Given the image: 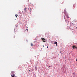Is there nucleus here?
<instances>
[{
  "label": "nucleus",
  "instance_id": "obj_3",
  "mask_svg": "<svg viewBox=\"0 0 77 77\" xmlns=\"http://www.w3.org/2000/svg\"><path fill=\"white\" fill-rule=\"evenodd\" d=\"M12 77H16L15 76V74L14 73L13 75H11Z\"/></svg>",
  "mask_w": 77,
  "mask_h": 77
},
{
  "label": "nucleus",
  "instance_id": "obj_12",
  "mask_svg": "<svg viewBox=\"0 0 77 77\" xmlns=\"http://www.w3.org/2000/svg\"><path fill=\"white\" fill-rule=\"evenodd\" d=\"M76 61H77V59L76 60Z\"/></svg>",
  "mask_w": 77,
  "mask_h": 77
},
{
  "label": "nucleus",
  "instance_id": "obj_8",
  "mask_svg": "<svg viewBox=\"0 0 77 77\" xmlns=\"http://www.w3.org/2000/svg\"><path fill=\"white\" fill-rule=\"evenodd\" d=\"M31 46H33V44H32V43H31Z\"/></svg>",
  "mask_w": 77,
  "mask_h": 77
},
{
  "label": "nucleus",
  "instance_id": "obj_4",
  "mask_svg": "<svg viewBox=\"0 0 77 77\" xmlns=\"http://www.w3.org/2000/svg\"><path fill=\"white\" fill-rule=\"evenodd\" d=\"M54 44L56 45V46H57V42H55Z\"/></svg>",
  "mask_w": 77,
  "mask_h": 77
},
{
  "label": "nucleus",
  "instance_id": "obj_1",
  "mask_svg": "<svg viewBox=\"0 0 77 77\" xmlns=\"http://www.w3.org/2000/svg\"><path fill=\"white\" fill-rule=\"evenodd\" d=\"M41 39L43 41V42H46L45 39L44 38H41Z\"/></svg>",
  "mask_w": 77,
  "mask_h": 77
},
{
  "label": "nucleus",
  "instance_id": "obj_6",
  "mask_svg": "<svg viewBox=\"0 0 77 77\" xmlns=\"http://www.w3.org/2000/svg\"><path fill=\"white\" fill-rule=\"evenodd\" d=\"M15 17L16 18H17V16H18V15L17 14H16L15 15Z\"/></svg>",
  "mask_w": 77,
  "mask_h": 77
},
{
  "label": "nucleus",
  "instance_id": "obj_5",
  "mask_svg": "<svg viewBox=\"0 0 77 77\" xmlns=\"http://www.w3.org/2000/svg\"><path fill=\"white\" fill-rule=\"evenodd\" d=\"M66 16L67 18H69L68 15H66Z\"/></svg>",
  "mask_w": 77,
  "mask_h": 77
},
{
  "label": "nucleus",
  "instance_id": "obj_7",
  "mask_svg": "<svg viewBox=\"0 0 77 77\" xmlns=\"http://www.w3.org/2000/svg\"><path fill=\"white\" fill-rule=\"evenodd\" d=\"M24 10L25 11V12H26L27 11H26V8H25L24 9Z\"/></svg>",
  "mask_w": 77,
  "mask_h": 77
},
{
  "label": "nucleus",
  "instance_id": "obj_10",
  "mask_svg": "<svg viewBox=\"0 0 77 77\" xmlns=\"http://www.w3.org/2000/svg\"><path fill=\"white\" fill-rule=\"evenodd\" d=\"M30 70H29V72H30Z\"/></svg>",
  "mask_w": 77,
  "mask_h": 77
},
{
  "label": "nucleus",
  "instance_id": "obj_14",
  "mask_svg": "<svg viewBox=\"0 0 77 77\" xmlns=\"http://www.w3.org/2000/svg\"><path fill=\"white\" fill-rule=\"evenodd\" d=\"M60 52V53H61V52Z\"/></svg>",
  "mask_w": 77,
  "mask_h": 77
},
{
  "label": "nucleus",
  "instance_id": "obj_13",
  "mask_svg": "<svg viewBox=\"0 0 77 77\" xmlns=\"http://www.w3.org/2000/svg\"><path fill=\"white\" fill-rule=\"evenodd\" d=\"M16 27H17V26H16Z\"/></svg>",
  "mask_w": 77,
  "mask_h": 77
},
{
  "label": "nucleus",
  "instance_id": "obj_9",
  "mask_svg": "<svg viewBox=\"0 0 77 77\" xmlns=\"http://www.w3.org/2000/svg\"><path fill=\"white\" fill-rule=\"evenodd\" d=\"M49 67H51V66H49Z\"/></svg>",
  "mask_w": 77,
  "mask_h": 77
},
{
  "label": "nucleus",
  "instance_id": "obj_15",
  "mask_svg": "<svg viewBox=\"0 0 77 77\" xmlns=\"http://www.w3.org/2000/svg\"><path fill=\"white\" fill-rule=\"evenodd\" d=\"M26 30H28V29H26Z\"/></svg>",
  "mask_w": 77,
  "mask_h": 77
},
{
  "label": "nucleus",
  "instance_id": "obj_2",
  "mask_svg": "<svg viewBox=\"0 0 77 77\" xmlns=\"http://www.w3.org/2000/svg\"><path fill=\"white\" fill-rule=\"evenodd\" d=\"M72 48H73V49H74L75 48H77L75 45H73L72 46Z\"/></svg>",
  "mask_w": 77,
  "mask_h": 77
},
{
  "label": "nucleus",
  "instance_id": "obj_11",
  "mask_svg": "<svg viewBox=\"0 0 77 77\" xmlns=\"http://www.w3.org/2000/svg\"><path fill=\"white\" fill-rule=\"evenodd\" d=\"M47 48H48V46H47Z\"/></svg>",
  "mask_w": 77,
  "mask_h": 77
}]
</instances>
